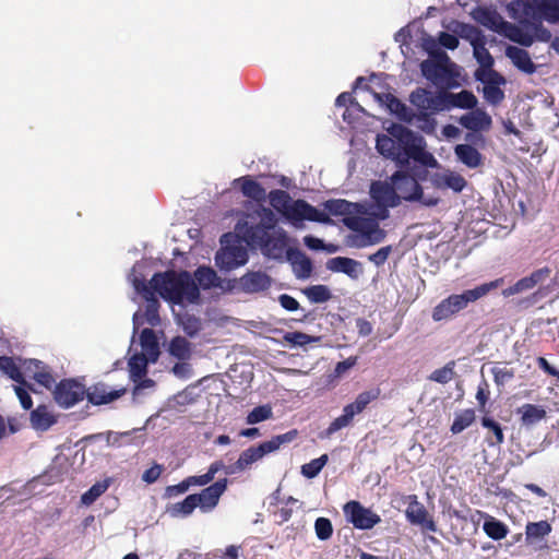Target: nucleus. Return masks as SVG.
Listing matches in <instances>:
<instances>
[{
  "instance_id": "obj_50",
  "label": "nucleus",
  "mask_w": 559,
  "mask_h": 559,
  "mask_svg": "<svg viewBox=\"0 0 559 559\" xmlns=\"http://www.w3.org/2000/svg\"><path fill=\"white\" fill-rule=\"evenodd\" d=\"M355 415L352 413V408L347 409L346 407L343 408V414L335 418L329 428L325 431L326 437H331L336 431L348 427L352 424V420L354 419Z\"/></svg>"
},
{
  "instance_id": "obj_59",
  "label": "nucleus",
  "mask_w": 559,
  "mask_h": 559,
  "mask_svg": "<svg viewBox=\"0 0 559 559\" xmlns=\"http://www.w3.org/2000/svg\"><path fill=\"white\" fill-rule=\"evenodd\" d=\"M294 272L298 278H307L310 276L312 265L310 260L302 257L294 262Z\"/></svg>"
},
{
  "instance_id": "obj_54",
  "label": "nucleus",
  "mask_w": 559,
  "mask_h": 559,
  "mask_svg": "<svg viewBox=\"0 0 559 559\" xmlns=\"http://www.w3.org/2000/svg\"><path fill=\"white\" fill-rule=\"evenodd\" d=\"M329 457L326 454L321 455L311 462L301 466V474L307 478L316 477L326 464Z\"/></svg>"
},
{
  "instance_id": "obj_31",
  "label": "nucleus",
  "mask_w": 559,
  "mask_h": 559,
  "mask_svg": "<svg viewBox=\"0 0 559 559\" xmlns=\"http://www.w3.org/2000/svg\"><path fill=\"white\" fill-rule=\"evenodd\" d=\"M140 345V354L146 356L152 364H155L159 357L160 350L157 336L152 329H144L141 332Z\"/></svg>"
},
{
  "instance_id": "obj_55",
  "label": "nucleus",
  "mask_w": 559,
  "mask_h": 559,
  "mask_svg": "<svg viewBox=\"0 0 559 559\" xmlns=\"http://www.w3.org/2000/svg\"><path fill=\"white\" fill-rule=\"evenodd\" d=\"M170 372L180 380H189L193 377V368L190 360H177Z\"/></svg>"
},
{
  "instance_id": "obj_60",
  "label": "nucleus",
  "mask_w": 559,
  "mask_h": 559,
  "mask_svg": "<svg viewBox=\"0 0 559 559\" xmlns=\"http://www.w3.org/2000/svg\"><path fill=\"white\" fill-rule=\"evenodd\" d=\"M484 97L490 104L496 105V104H499L503 99L504 94L500 87H498L493 84H488V85H485V87H484Z\"/></svg>"
},
{
  "instance_id": "obj_7",
  "label": "nucleus",
  "mask_w": 559,
  "mask_h": 559,
  "mask_svg": "<svg viewBox=\"0 0 559 559\" xmlns=\"http://www.w3.org/2000/svg\"><path fill=\"white\" fill-rule=\"evenodd\" d=\"M145 263H135L128 276L129 282L133 286L134 290L146 300L145 313L141 314L135 312L133 314V332L144 323H148L151 326L159 324L160 319L158 316V300L155 298L156 292H154L152 284L145 282Z\"/></svg>"
},
{
  "instance_id": "obj_41",
  "label": "nucleus",
  "mask_w": 559,
  "mask_h": 559,
  "mask_svg": "<svg viewBox=\"0 0 559 559\" xmlns=\"http://www.w3.org/2000/svg\"><path fill=\"white\" fill-rule=\"evenodd\" d=\"M473 56L484 71L491 70L493 66V58L486 48V37L472 45Z\"/></svg>"
},
{
  "instance_id": "obj_17",
  "label": "nucleus",
  "mask_w": 559,
  "mask_h": 559,
  "mask_svg": "<svg viewBox=\"0 0 559 559\" xmlns=\"http://www.w3.org/2000/svg\"><path fill=\"white\" fill-rule=\"evenodd\" d=\"M379 221L380 219L376 216L369 215L367 209L361 216L347 217L345 224L350 230L362 233L367 235V237L377 233L380 243L385 238V231L380 228Z\"/></svg>"
},
{
  "instance_id": "obj_47",
  "label": "nucleus",
  "mask_w": 559,
  "mask_h": 559,
  "mask_svg": "<svg viewBox=\"0 0 559 559\" xmlns=\"http://www.w3.org/2000/svg\"><path fill=\"white\" fill-rule=\"evenodd\" d=\"M109 479L97 481L81 497V502L84 506H91L94 503L109 487Z\"/></svg>"
},
{
  "instance_id": "obj_15",
  "label": "nucleus",
  "mask_w": 559,
  "mask_h": 559,
  "mask_svg": "<svg viewBox=\"0 0 559 559\" xmlns=\"http://www.w3.org/2000/svg\"><path fill=\"white\" fill-rule=\"evenodd\" d=\"M407 503L405 510V516L407 521L412 525L420 526V528L425 532H437V524L433 521V518L429 514L426 507L418 501L416 495H408L404 498Z\"/></svg>"
},
{
  "instance_id": "obj_24",
  "label": "nucleus",
  "mask_w": 559,
  "mask_h": 559,
  "mask_svg": "<svg viewBox=\"0 0 559 559\" xmlns=\"http://www.w3.org/2000/svg\"><path fill=\"white\" fill-rule=\"evenodd\" d=\"M126 392L124 389L112 390L104 383H97L86 390L85 396L93 405L108 404L119 399Z\"/></svg>"
},
{
  "instance_id": "obj_62",
  "label": "nucleus",
  "mask_w": 559,
  "mask_h": 559,
  "mask_svg": "<svg viewBox=\"0 0 559 559\" xmlns=\"http://www.w3.org/2000/svg\"><path fill=\"white\" fill-rule=\"evenodd\" d=\"M438 43L450 50H454L459 46V39L454 33L450 34L447 32H440L438 35Z\"/></svg>"
},
{
  "instance_id": "obj_21",
  "label": "nucleus",
  "mask_w": 559,
  "mask_h": 559,
  "mask_svg": "<svg viewBox=\"0 0 559 559\" xmlns=\"http://www.w3.org/2000/svg\"><path fill=\"white\" fill-rule=\"evenodd\" d=\"M428 179L433 188L451 189L456 193L463 191L466 187V180L464 177L450 169L431 173L428 175Z\"/></svg>"
},
{
  "instance_id": "obj_3",
  "label": "nucleus",
  "mask_w": 559,
  "mask_h": 559,
  "mask_svg": "<svg viewBox=\"0 0 559 559\" xmlns=\"http://www.w3.org/2000/svg\"><path fill=\"white\" fill-rule=\"evenodd\" d=\"M150 283L154 292L169 304L186 306L200 300L199 288L188 271L156 273Z\"/></svg>"
},
{
  "instance_id": "obj_53",
  "label": "nucleus",
  "mask_w": 559,
  "mask_h": 559,
  "mask_svg": "<svg viewBox=\"0 0 559 559\" xmlns=\"http://www.w3.org/2000/svg\"><path fill=\"white\" fill-rule=\"evenodd\" d=\"M475 419L474 411L466 409L460 414H457L453 420V424L451 426V431L453 433H460L464 429L471 426V424Z\"/></svg>"
},
{
  "instance_id": "obj_56",
  "label": "nucleus",
  "mask_w": 559,
  "mask_h": 559,
  "mask_svg": "<svg viewBox=\"0 0 559 559\" xmlns=\"http://www.w3.org/2000/svg\"><path fill=\"white\" fill-rule=\"evenodd\" d=\"M314 531L320 540H328L333 534L331 521L326 518H318L314 522Z\"/></svg>"
},
{
  "instance_id": "obj_45",
  "label": "nucleus",
  "mask_w": 559,
  "mask_h": 559,
  "mask_svg": "<svg viewBox=\"0 0 559 559\" xmlns=\"http://www.w3.org/2000/svg\"><path fill=\"white\" fill-rule=\"evenodd\" d=\"M31 421L33 427L39 430H46L55 423L52 415L44 407L32 412Z\"/></svg>"
},
{
  "instance_id": "obj_5",
  "label": "nucleus",
  "mask_w": 559,
  "mask_h": 559,
  "mask_svg": "<svg viewBox=\"0 0 559 559\" xmlns=\"http://www.w3.org/2000/svg\"><path fill=\"white\" fill-rule=\"evenodd\" d=\"M267 199L271 206L296 228L304 227L305 221L330 222L326 213L319 211L304 200H293L284 190H272Z\"/></svg>"
},
{
  "instance_id": "obj_46",
  "label": "nucleus",
  "mask_w": 559,
  "mask_h": 559,
  "mask_svg": "<svg viewBox=\"0 0 559 559\" xmlns=\"http://www.w3.org/2000/svg\"><path fill=\"white\" fill-rule=\"evenodd\" d=\"M493 381L498 386H504L514 378V370L506 364H496L491 368Z\"/></svg>"
},
{
  "instance_id": "obj_11",
  "label": "nucleus",
  "mask_w": 559,
  "mask_h": 559,
  "mask_svg": "<svg viewBox=\"0 0 559 559\" xmlns=\"http://www.w3.org/2000/svg\"><path fill=\"white\" fill-rule=\"evenodd\" d=\"M249 246L235 231V236L225 234L221 238L222 248L215 254V264L223 271H231L245 265L249 255L247 247Z\"/></svg>"
},
{
  "instance_id": "obj_16",
  "label": "nucleus",
  "mask_w": 559,
  "mask_h": 559,
  "mask_svg": "<svg viewBox=\"0 0 559 559\" xmlns=\"http://www.w3.org/2000/svg\"><path fill=\"white\" fill-rule=\"evenodd\" d=\"M343 510L348 522L358 530H371L381 522V518L377 513L357 501L347 502Z\"/></svg>"
},
{
  "instance_id": "obj_25",
  "label": "nucleus",
  "mask_w": 559,
  "mask_h": 559,
  "mask_svg": "<svg viewBox=\"0 0 559 559\" xmlns=\"http://www.w3.org/2000/svg\"><path fill=\"white\" fill-rule=\"evenodd\" d=\"M326 266L330 271L344 273L353 280L359 278L364 273L360 262L345 257H336L329 260Z\"/></svg>"
},
{
  "instance_id": "obj_57",
  "label": "nucleus",
  "mask_w": 559,
  "mask_h": 559,
  "mask_svg": "<svg viewBox=\"0 0 559 559\" xmlns=\"http://www.w3.org/2000/svg\"><path fill=\"white\" fill-rule=\"evenodd\" d=\"M453 374V362H451L444 366L443 368L435 370L430 374V380L444 384L452 380Z\"/></svg>"
},
{
  "instance_id": "obj_10",
  "label": "nucleus",
  "mask_w": 559,
  "mask_h": 559,
  "mask_svg": "<svg viewBox=\"0 0 559 559\" xmlns=\"http://www.w3.org/2000/svg\"><path fill=\"white\" fill-rule=\"evenodd\" d=\"M409 102L420 111L417 115L416 126L425 132H432L436 121L430 118V115L447 109L443 92L433 94L425 88H417L409 95Z\"/></svg>"
},
{
  "instance_id": "obj_36",
  "label": "nucleus",
  "mask_w": 559,
  "mask_h": 559,
  "mask_svg": "<svg viewBox=\"0 0 559 559\" xmlns=\"http://www.w3.org/2000/svg\"><path fill=\"white\" fill-rule=\"evenodd\" d=\"M509 16L523 24L533 19V10L530 0H513L507 5Z\"/></svg>"
},
{
  "instance_id": "obj_2",
  "label": "nucleus",
  "mask_w": 559,
  "mask_h": 559,
  "mask_svg": "<svg viewBox=\"0 0 559 559\" xmlns=\"http://www.w3.org/2000/svg\"><path fill=\"white\" fill-rule=\"evenodd\" d=\"M426 146L424 136L397 123H391L386 134H378L376 139L377 151L399 168L407 167L411 159L426 167L439 168V162Z\"/></svg>"
},
{
  "instance_id": "obj_27",
  "label": "nucleus",
  "mask_w": 559,
  "mask_h": 559,
  "mask_svg": "<svg viewBox=\"0 0 559 559\" xmlns=\"http://www.w3.org/2000/svg\"><path fill=\"white\" fill-rule=\"evenodd\" d=\"M193 281L197 284L199 290H210L213 288H223V280L217 273L210 266H199L193 272Z\"/></svg>"
},
{
  "instance_id": "obj_14",
  "label": "nucleus",
  "mask_w": 559,
  "mask_h": 559,
  "mask_svg": "<svg viewBox=\"0 0 559 559\" xmlns=\"http://www.w3.org/2000/svg\"><path fill=\"white\" fill-rule=\"evenodd\" d=\"M85 394V385L74 379L62 380L53 390V399L62 408L74 406L84 400Z\"/></svg>"
},
{
  "instance_id": "obj_29",
  "label": "nucleus",
  "mask_w": 559,
  "mask_h": 559,
  "mask_svg": "<svg viewBox=\"0 0 559 559\" xmlns=\"http://www.w3.org/2000/svg\"><path fill=\"white\" fill-rule=\"evenodd\" d=\"M380 102H385L388 109L391 114L395 115L400 120L413 123L417 120V115L412 108L407 107L404 103L390 94L383 96L374 95Z\"/></svg>"
},
{
  "instance_id": "obj_32",
  "label": "nucleus",
  "mask_w": 559,
  "mask_h": 559,
  "mask_svg": "<svg viewBox=\"0 0 559 559\" xmlns=\"http://www.w3.org/2000/svg\"><path fill=\"white\" fill-rule=\"evenodd\" d=\"M193 345L183 336H175L167 346V353L176 360H191L193 357Z\"/></svg>"
},
{
  "instance_id": "obj_18",
  "label": "nucleus",
  "mask_w": 559,
  "mask_h": 559,
  "mask_svg": "<svg viewBox=\"0 0 559 559\" xmlns=\"http://www.w3.org/2000/svg\"><path fill=\"white\" fill-rule=\"evenodd\" d=\"M271 285V276L262 271H249L237 281V289L246 294L265 292Z\"/></svg>"
},
{
  "instance_id": "obj_28",
  "label": "nucleus",
  "mask_w": 559,
  "mask_h": 559,
  "mask_svg": "<svg viewBox=\"0 0 559 559\" xmlns=\"http://www.w3.org/2000/svg\"><path fill=\"white\" fill-rule=\"evenodd\" d=\"M491 123V117L481 109L472 110L460 118L462 127L475 132L488 130Z\"/></svg>"
},
{
  "instance_id": "obj_43",
  "label": "nucleus",
  "mask_w": 559,
  "mask_h": 559,
  "mask_svg": "<svg viewBox=\"0 0 559 559\" xmlns=\"http://www.w3.org/2000/svg\"><path fill=\"white\" fill-rule=\"evenodd\" d=\"M218 472H224L225 473V464L223 461H215L213 462L207 472L203 475H199V476H189L187 477L188 480H189V484L190 486H205L207 484H210L215 475L218 473Z\"/></svg>"
},
{
  "instance_id": "obj_63",
  "label": "nucleus",
  "mask_w": 559,
  "mask_h": 559,
  "mask_svg": "<svg viewBox=\"0 0 559 559\" xmlns=\"http://www.w3.org/2000/svg\"><path fill=\"white\" fill-rule=\"evenodd\" d=\"M325 206L333 214H345L349 212L352 204L345 200H332L328 201Z\"/></svg>"
},
{
  "instance_id": "obj_20",
  "label": "nucleus",
  "mask_w": 559,
  "mask_h": 559,
  "mask_svg": "<svg viewBox=\"0 0 559 559\" xmlns=\"http://www.w3.org/2000/svg\"><path fill=\"white\" fill-rule=\"evenodd\" d=\"M226 488L227 479L224 478L206 487L200 493H193L200 510L203 513H207L214 510Z\"/></svg>"
},
{
  "instance_id": "obj_30",
  "label": "nucleus",
  "mask_w": 559,
  "mask_h": 559,
  "mask_svg": "<svg viewBox=\"0 0 559 559\" xmlns=\"http://www.w3.org/2000/svg\"><path fill=\"white\" fill-rule=\"evenodd\" d=\"M445 110L451 108L473 109L477 105L476 96L469 91H461L460 93H448L443 92Z\"/></svg>"
},
{
  "instance_id": "obj_64",
  "label": "nucleus",
  "mask_w": 559,
  "mask_h": 559,
  "mask_svg": "<svg viewBox=\"0 0 559 559\" xmlns=\"http://www.w3.org/2000/svg\"><path fill=\"white\" fill-rule=\"evenodd\" d=\"M392 251L391 246L382 247L377 252L370 254L368 260L372 262L374 265L380 266L385 263L390 253Z\"/></svg>"
},
{
  "instance_id": "obj_38",
  "label": "nucleus",
  "mask_w": 559,
  "mask_h": 559,
  "mask_svg": "<svg viewBox=\"0 0 559 559\" xmlns=\"http://www.w3.org/2000/svg\"><path fill=\"white\" fill-rule=\"evenodd\" d=\"M454 152L457 159L469 168H475L480 164L481 156L479 152L469 144H459Z\"/></svg>"
},
{
  "instance_id": "obj_26",
  "label": "nucleus",
  "mask_w": 559,
  "mask_h": 559,
  "mask_svg": "<svg viewBox=\"0 0 559 559\" xmlns=\"http://www.w3.org/2000/svg\"><path fill=\"white\" fill-rule=\"evenodd\" d=\"M506 57L509 58L512 64L521 72L525 74L535 73L536 66L525 49L518 46H508L506 48Z\"/></svg>"
},
{
  "instance_id": "obj_34",
  "label": "nucleus",
  "mask_w": 559,
  "mask_h": 559,
  "mask_svg": "<svg viewBox=\"0 0 559 559\" xmlns=\"http://www.w3.org/2000/svg\"><path fill=\"white\" fill-rule=\"evenodd\" d=\"M518 413L521 415V423L525 427H533L544 420L547 416L546 409L540 405L523 404Z\"/></svg>"
},
{
  "instance_id": "obj_40",
  "label": "nucleus",
  "mask_w": 559,
  "mask_h": 559,
  "mask_svg": "<svg viewBox=\"0 0 559 559\" xmlns=\"http://www.w3.org/2000/svg\"><path fill=\"white\" fill-rule=\"evenodd\" d=\"M551 532V526L547 521L531 522L526 525L525 536L528 544L542 542Z\"/></svg>"
},
{
  "instance_id": "obj_51",
  "label": "nucleus",
  "mask_w": 559,
  "mask_h": 559,
  "mask_svg": "<svg viewBox=\"0 0 559 559\" xmlns=\"http://www.w3.org/2000/svg\"><path fill=\"white\" fill-rule=\"evenodd\" d=\"M272 407L269 404L254 407L246 418L248 425H255L272 417Z\"/></svg>"
},
{
  "instance_id": "obj_35",
  "label": "nucleus",
  "mask_w": 559,
  "mask_h": 559,
  "mask_svg": "<svg viewBox=\"0 0 559 559\" xmlns=\"http://www.w3.org/2000/svg\"><path fill=\"white\" fill-rule=\"evenodd\" d=\"M447 28L457 37L469 41L471 46L485 36L478 28L465 23L451 22Z\"/></svg>"
},
{
  "instance_id": "obj_23",
  "label": "nucleus",
  "mask_w": 559,
  "mask_h": 559,
  "mask_svg": "<svg viewBox=\"0 0 559 559\" xmlns=\"http://www.w3.org/2000/svg\"><path fill=\"white\" fill-rule=\"evenodd\" d=\"M533 19L559 24V0H530Z\"/></svg>"
},
{
  "instance_id": "obj_13",
  "label": "nucleus",
  "mask_w": 559,
  "mask_h": 559,
  "mask_svg": "<svg viewBox=\"0 0 559 559\" xmlns=\"http://www.w3.org/2000/svg\"><path fill=\"white\" fill-rule=\"evenodd\" d=\"M370 195L376 202L368 207V214L379 219L389 217V207H396L401 204V197L395 192L392 181H374L370 187Z\"/></svg>"
},
{
  "instance_id": "obj_9",
  "label": "nucleus",
  "mask_w": 559,
  "mask_h": 559,
  "mask_svg": "<svg viewBox=\"0 0 559 559\" xmlns=\"http://www.w3.org/2000/svg\"><path fill=\"white\" fill-rule=\"evenodd\" d=\"M297 437V430H290L286 433L273 437L271 440L264 441L257 447H250L245 450L238 460L231 465H225V475H234L241 473L260 461L263 456L280 449L282 444L289 443Z\"/></svg>"
},
{
  "instance_id": "obj_48",
  "label": "nucleus",
  "mask_w": 559,
  "mask_h": 559,
  "mask_svg": "<svg viewBox=\"0 0 559 559\" xmlns=\"http://www.w3.org/2000/svg\"><path fill=\"white\" fill-rule=\"evenodd\" d=\"M304 294L313 304H322L331 298L330 289L324 285H313L304 289Z\"/></svg>"
},
{
  "instance_id": "obj_39",
  "label": "nucleus",
  "mask_w": 559,
  "mask_h": 559,
  "mask_svg": "<svg viewBox=\"0 0 559 559\" xmlns=\"http://www.w3.org/2000/svg\"><path fill=\"white\" fill-rule=\"evenodd\" d=\"M0 370L13 381L25 384L24 362L21 366H17L13 358L1 356Z\"/></svg>"
},
{
  "instance_id": "obj_52",
  "label": "nucleus",
  "mask_w": 559,
  "mask_h": 559,
  "mask_svg": "<svg viewBox=\"0 0 559 559\" xmlns=\"http://www.w3.org/2000/svg\"><path fill=\"white\" fill-rule=\"evenodd\" d=\"M320 337L311 336L302 332H287L284 334V341L295 347H304L310 343H316Z\"/></svg>"
},
{
  "instance_id": "obj_33",
  "label": "nucleus",
  "mask_w": 559,
  "mask_h": 559,
  "mask_svg": "<svg viewBox=\"0 0 559 559\" xmlns=\"http://www.w3.org/2000/svg\"><path fill=\"white\" fill-rule=\"evenodd\" d=\"M476 514L480 519H485L483 530L486 533V535L488 537H490L491 539L500 540V539H503L508 535L509 528L501 521H499V520L495 519L493 516H491L485 512H481V511H477Z\"/></svg>"
},
{
  "instance_id": "obj_8",
  "label": "nucleus",
  "mask_w": 559,
  "mask_h": 559,
  "mask_svg": "<svg viewBox=\"0 0 559 559\" xmlns=\"http://www.w3.org/2000/svg\"><path fill=\"white\" fill-rule=\"evenodd\" d=\"M472 17L484 27L507 37L523 47H531L533 38L528 32L506 21L496 10L478 7L472 12Z\"/></svg>"
},
{
  "instance_id": "obj_37",
  "label": "nucleus",
  "mask_w": 559,
  "mask_h": 559,
  "mask_svg": "<svg viewBox=\"0 0 559 559\" xmlns=\"http://www.w3.org/2000/svg\"><path fill=\"white\" fill-rule=\"evenodd\" d=\"M195 508H198L195 498L193 495H189L182 501L169 504L166 508V513L174 519L187 518L192 514Z\"/></svg>"
},
{
  "instance_id": "obj_12",
  "label": "nucleus",
  "mask_w": 559,
  "mask_h": 559,
  "mask_svg": "<svg viewBox=\"0 0 559 559\" xmlns=\"http://www.w3.org/2000/svg\"><path fill=\"white\" fill-rule=\"evenodd\" d=\"M395 192L401 197V200L408 202H419L424 206H435L439 203L440 199L436 195H426L423 192L421 186L418 181L403 170H396L391 177Z\"/></svg>"
},
{
  "instance_id": "obj_19",
  "label": "nucleus",
  "mask_w": 559,
  "mask_h": 559,
  "mask_svg": "<svg viewBox=\"0 0 559 559\" xmlns=\"http://www.w3.org/2000/svg\"><path fill=\"white\" fill-rule=\"evenodd\" d=\"M24 374L25 384L27 383V379H32L35 380L38 385L50 390L56 382L50 368L37 359L24 360Z\"/></svg>"
},
{
  "instance_id": "obj_49",
  "label": "nucleus",
  "mask_w": 559,
  "mask_h": 559,
  "mask_svg": "<svg viewBox=\"0 0 559 559\" xmlns=\"http://www.w3.org/2000/svg\"><path fill=\"white\" fill-rule=\"evenodd\" d=\"M377 233H373V235L371 234L369 235V237H367V235L362 233L354 231V234L347 237V245L354 248H365L373 246L379 243V238L377 237Z\"/></svg>"
},
{
  "instance_id": "obj_1",
  "label": "nucleus",
  "mask_w": 559,
  "mask_h": 559,
  "mask_svg": "<svg viewBox=\"0 0 559 559\" xmlns=\"http://www.w3.org/2000/svg\"><path fill=\"white\" fill-rule=\"evenodd\" d=\"M245 197L257 203L246 206L247 212L238 219L235 230L251 248H259L271 259H281L287 247V234L277 227L275 213L261 202L266 199V191L260 183L250 177L234 180Z\"/></svg>"
},
{
  "instance_id": "obj_44",
  "label": "nucleus",
  "mask_w": 559,
  "mask_h": 559,
  "mask_svg": "<svg viewBox=\"0 0 559 559\" xmlns=\"http://www.w3.org/2000/svg\"><path fill=\"white\" fill-rule=\"evenodd\" d=\"M379 394V389H372L369 391L361 392L357 395L356 400L353 403L346 405L345 407L347 409L352 408V413L356 416L360 414L368 406L369 403L377 400Z\"/></svg>"
},
{
  "instance_id": "obj_58",
  "label": "nucleus",
  "mask_w": 559,
  "mask_h": 559,
  "mask_svg": "<svg viewBox=\"0 0 559 559\" xmlns=\"http://www.w3.org/2000/svg\"><path fill=\"white\" fill-rule=\"evenodd\" d=\"M532 29H533L534 34H531V33H528V34L533 38V43L535 40L542 41V43L551 41V37H552L551 32L543 25L540 20H539V22L532 24Z\"/></svg>"
},
{
  "instance_id": "obj_6",
  "label": "nucleus",
  "mask_w": 559,
  "mask_h": 559,
  "mask_svg": "<svg viewBox=\"0 0 559 559\" xmlns=\"http://www.w3.org/2000/svg\"><path fill=\"white\" fill-rule=\"evenodd\" d=\"M503 278L480 284L472 289L462 292L461 294H452L441 300L432 310V320L436 322L448 321L454 318L460 311L467 308L472 302H476L503 285Z\"/></svg>"
},
{
  "instance_id": "obj_42",
  "label": "nucleus",
  "mask_w": 559,
  "mask_h": 559,
  "mask_svg": "<svg viewBox=\"0 0 559 559\" xmlns=\"http://www.w3.org/2000/svg\"><path fill=\"white\" fill-rule=\"evenodd\" d=\"M148 364L152 362L146 356L138 353L132 355L128 362L131 380L138 381L139 378L145 377Z\"/></svg>"
},
{
  "instance_id": "obj_4",
  "label": "nucleus",
  "mask_w": 559,
  "mask_h": 559,
  "mask_svg": "<svg viewBox=\"0 0 559 559\" xmlns=\"http://www.w3.org/2000/svg\"><path fill=\"white\" fill-rule=\"evenodd\" d=\"M424 48L430 58L420 63L423 75L437 87L455 88L460 86L459 67L450 57L437 47L433 38L424 41Z\"/></svg>"
},
{
  "instance_id": "obj_61",
  "label": "nucleus",
  "mask_w": 559,
  "mask_h": 559,
  "mask_svg": "<svg viewBox=\"0 0 559 559\" xmlns=\"http://www.w3.org/2000/svg\"><path fill=\"white\" fill-rule=\"evenodd\" d=\"M483 426L485 428L489 429L496 438V441L495 442L490 441V444H495V443L500 444L503 442V439H504L503 432H502L501 426L497 421H495L491 418L484 417Z\"/></svg>"
},
{
  "instance_id": "obj_22",
  "label": "nucleus",
  "mask_w": 559,
  "mask_h": 559,
  "mask_svg": "<svg viewBox=\"0 0 559 559\" xmlns=\"http://www.w3.org/2000/svg\"><path fill=\"white\" fill-rule=\"evenodd\" d=\"M551 270L547 266L534 271L531 275L521 278L514 285L502 290L504 297H510L533 289L549 278Z\"/></svg>"
}]
</instances>
